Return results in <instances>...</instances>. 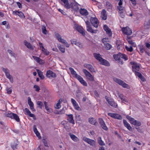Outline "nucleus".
I'll return each instance as SVG.
<instances>
[{
	"instance_id": "5",
	"label": "nucleus",
	"mask_w": 150,
	"mask_h": 150,
	"mask_svg": "<svg viewBox=\"0 0 150 150\" xmlns=\"http://www.w3.org/2000/svg\"><path fill=\"white\" fill-rule=\"evenodd\" d=\"M127 118L130 121V123L137 126H140L141 125V123L139 121L135 120L134 118L131 117L129 116H127Z\"/></svg>"
},
{
	"instance_id": "48",
	"label": "nucleus",
	"mask_w": 150,
	"mask_h": 150,
	"mask_svg": "<svg viewBox=\"0 0 150 150\" xmlns=\"http://www.w3.org/2000/svg\"><path fill=\"white\" fill-rule=\"evenodd\" d=\"M104 45H105V48L106 49L108 50H110L112 47L111 45L109 43H106L104 44Z\"/></svg>"
},
{
	"instance_id": "44",
	"label": "nucleus",
	"mask_w": 150,
	"mask_h": 150,
	"mask_svg": "<svg viewBox=\"0 0 150 150\" xmlns=\"http://www.w3.org/2000/svg\"><path fill=\"white\" fill-rule=\"evenodd\" d=\"M36 104L41 109L43 106V103L42 102L39 101H36Z\"/></svg>"
},
{
	"instance_id": "24",
	"label": "nucleus",
	"mask_w": 150,
	"mask_h": 150,
	"mask_svg": "<svg viewBox=\"0 0 150 150\" xmlns=\"http://www.w3.org/2000/svg\"><path fill=\"white\" fill-rule=\"evenodd\" d=\"M71 102L72 103L73 106L75 109L77 110H79L80 109V107L79 106L78 103L74 99L72 98L71 99Z\"/></svg>"
},
{
	"instance_id": "54",
	"label": "nucleus",
	"mask_w": 150,
	"mask_h": 150,
	"mask_svg": "<svg viewBox=\"0 0 150 150\" xmlns=\"http://www.w3.org/2000/svg\"><path fill=\"white\" fill-rule=\"evenodd\" d=\"M76 46H78L80 49L83 48V46L82 44L79 41L77 43V44Z\"/></svg>"
},
{
	"instance_id": "7",
	"label": "nucleus",
	"mask_w": 150,
	"mask_h": 150,
	"mask_svg": "<svg viewBox=\"0 0 150 150\" xmlns=\"http://www.w3.org/2000/svg\"><path fill=\"white\" fill-rule=\"evenodd\" d=\"M85 22L86 24V30L87 31L92 33H97V30H94L92 29L89 21H85Z\"/></svg>"
},
{
	"instance_id": "57",
	"label": "nucleus",
	"mask_w": 150,
	"mask_h": 150,
	"mask_svg": "<svg viewBox=\"0 0 150 150\" xmlns=\"http://www.w3.org/2000/svg\"><path fill=\"white\" fill-rule=\"evenodd\" d=\"M116 114L115 113H108V115L110 116L111 117L115 118V117Z\"/></svg>"
},
{
	"instance_id": "9",
	"label": "nucleus",
	"mask_w": 150,
	"mask_h": 150,
	"mask_svg": "<svg viewBox=\"0 0 150 150\" xmlns=\"http://www.w3.org/2000/svg\"><path fill=\"white\" fill-rule=\"evenodd\" d=\"M39 44L40 49L41 50L42 53L46 55H48L49 54L50 52L46 49L44 48L43 44L41 42H39Z\"/></svg>"
},
{
	"instance_id": "42",
	"label": "nucleus",
	"mask_w": 150,
	"mask_h": 150,
	"mask_svg": "<svg viewBox=\"0 0 150 150\" xmlns=\"http://www.w3.org/2000/svg\"><path fill=\"white\" fill-rule=\"evenodd\" d=\"M110 105L116 108L117 106V104L115 103L114 101L111 100L110 102L108 103Z\"/></svg>"
},
{
	"instance_id": "23",
	"label": "nucleus",
	"mask_w": 150,
	"mask_h": 150,
	"mask_svg": "<svg viewBox=\"0 0 150 150\" xmlns=\"http://www.w3.org/2000/svg\"><path fill=\"white\" fill-rule=\"evenodd\" d=\"M69 69L72 75L74 77H75L76 79H77L79 77V76H80L77 74L76 71L74 70V69L73 68L70 67L69 68Z\"/></svg>"
},
{
	"instance_id": "14",
	"label": "nucleus",
	"mask_w": 150,
	"mask_h": 150,
	"mask_svg": "<svg viewBox=\"0 0 150 150\" xmlns=\"http://www.w3.org/2000/svg\"><path fill=\"white\" fill-rule=\"evenodd\" d=\"M123 33L127 35H130L132 33V31L128 27L123 28L122 29Z\"/></svg>"
},
{
	"instance_id": "18",
	"label": "nucleus",
	"mask_w": 150,
	"mask_h": 150,
	"mask_svg": "<svg viewBox=\"0 0 150 150\" xmlns=\"http://www.w3.org/2000/svg\"><path fill=\"white\" fill-rule=\"evenodd\" d=\"M122 1H120L118 3L119 6H117V9L119 10V13H123L124 11V9L122 5Z\"/></svg>"
},
{
	"instance_id": "12",
	"label": "nucleus",
	"mask_w": 150,
	"mask_h": 150,
	"mask_svg": "<svg viewBox=\"0 0 150 150\" xmlns=\"http://www.w3.org/2000/svg\"><path fill=\"white\" fill-rule=\"evenodd\" d=\"M74 27L80 33L82 34L83 35H85V33L83 31V29L82 27L77 24H75Z\"/></svg>"
},
{
	"instance_id": "55",
	"label": "nucleus",
	"mask_w": 150,
	"mask_h": 150,
	"mask_svg": "<svg viewBox=\"0 0 150 150\" xmlns=\"http://www.w3.org/2000/svg\"><path fill=\"white\" fill-rule=\"evenodd\" d=\"M19 17L21 18H24L25 16L23 13L21 11H19L17 14Z\"/></svg>"
},
{
	"instance_id": "32",
	"label": "nucleus",
	"mask_w": 150,
	"mask_h": 150,
	"mask_svg": "<svg viewBox=\"0 0 150 150\" xmlns=\"http://www.w3.org/2000/svg\"><path fill=\"white\" fill-rule=\"evenodd\" d=\"M69 135L71 139L75 142H77L79 141V138L75 135L70 133Z\"/></svg>"
},
{
	"instance_id": "26",
	"label": "nucleus",
	"mask_w": 150,
	"mask_h": 150,
	"mask_svg": "<svg viewBox=\"0 0 150 150\" xmlns=\"http://www.w3.org/2000/svg\"><path fill=\"white\" fill-rule=\"evenodd\" d=\"M24 44L29 49L31 50H33L34 48L32 45L30 43L27 42L26 40L24 41Z\"/></svg>"
},
{
	"instance_id": "36",
	"label": "nucleus",
	"mask_w": 150,
	"mask_h": 150,
	"mask_svg": "<svg viewBox=\"0 0 150 150\" xmlns=\"http://www.w3.org/2000/svg\"><path fill=\"white\" fill-rule=\"evenodd\" d=\"M36 71L37 72L38 74L39 77L41 79H43L45 78V76L43 75V72L41 71L40 70H39L38 69H36Z\"/></svg>"
},
{
	"instance_id": "30",
	"label": "nucleus",
	"mask_w": 150,
	"mask_h": 150,
	"mask_svg": "<svg viewBox=\"0 0 150 150\" xmlns=\"http://www.w3.org/2000/svg\"><path fill=\"white\" fill-rule=\"evenodd\" d=\"M80 83L82 84L83 86H87V84L86 82L83 80V78L81 76L77 79Z\"/></svg>"
},
{
	"instance_id": "41",
	"label": "nucleus",
	"mask_w": 150,
	"mask_h": 150,
	"mask_svg": "<svg viewBox=\"0 0 150 150\" xmlns=\"http://www.w3.org/2000/svg\"><path fill=\"white\" fill-rule=\"evenodd\" d=\"M98 144L101 146H104L105 145V143L102 140L101 138L100 137H99L98 138Z\"/></svg>"
},
{
	"instance_id": "46",
	"label": "nucleus",
	"mask_w": 150,
	"mask_h": 150,
	"mask_svg": "<svg viewBox=\"0 0 150 150\" xmlns=\"http://www.w3.org/2000/svg\"><path fill=\"white\" fill-rule=\"evenodd\" d=\"M70 42H71V43L72 45H73L74 44L76 46L77 44L79 42L77 40L73 39L71 40Z\"/></svg>"
},
{
	"instance_id": "11",
	"label": "nucleus",
	"mask_w": 150,
	"mask_h": 150,
	"mask_svg": "<svg viewBox=\"0 0 150 150\" xmlns=\"http://www.w3.org/2000/svg\"><path fill=\"white\" fill-rule=\"evenodd\" d=\"M46 76L50 79H51L56 77L57 75L56 74L52 71L50 70H49L47 71L46 74Z\"/></svg>"
},
{
	"instance_id": "33",
	"label": "nucleus",
	"mask_w": 150,
	"mask_h": 150,
	"mask_svg": "<svg viewBox=\"0 0 150 150\" xmlns=\"http://www.w3.org/2000/svg\"><path fill=\"white\" fill-rule=\"evenodd\" d=\"M45 108L47 111L49 112H52L53 111L52 110L48 105L46 101L44 102Z\"/></svg>"
},
{
	"instance_id": "52",
	"label": "nucleus",
	"mask_w": 150,
	"mask_h": 150,
	"mask_svg": "<svg viewBox=\"0 0 150 150\" xmlns=\"http://www.w3.org/2000/svg\"><path fill=\"white\" fill-rule=\"evenodd\" d=\"M115 119H116L118 120H121L122 119V117L120 115L116 114Z\"/></svg>"
},
{
	"instance_id": "59",
	"label": "nucleus",
	"mask_w": 150,
	"mask_h": 150,
	"mask_svg": "<svg viewBox=\"0 0 150 150\" xmlns=\"http://www.w3.org/2000/svg\"><path fill=\"white\" fill-rule=\"evenodd\" d=\"M139 49L140 52L142 54L144 51V49L143 47L142 46H139Z\"/></svg>"
},
{
	"instance_id": "15",
	"label": "nucleus",
	"mask_w": 150,
	"mask_h": 150,
	"mask_svg": "<svg viewBox=\"0 0 150 150\" xmlns=\"http://www.w3.org/2000/svg\"><path fill=\"white\" fill-rule=\"evenodd\" d=\"M84 66L85 67L87 68L91 72L96 73V71L92 66L90 64H84Z\"/></svg>"
},
{
	"instance_id": "17",
	"label": "nucleus",
	"mask_w": 150,
	"mask_h": 150,
	"mask_svg": "<svg viewBox=\"0 0 150 150\" xmlns=\"http://www.w3.org/2000/svg\"><path fill=\"white\" fill-rule=\"evenodd\" d=\"M70 8L76 10L78 8V4L75 1H71V2H70Z\"/></svg>"
},
{
	"instance_id": "39",
	"label": "nucleus",
	"mask_w": 150,
	"mask_h": 150,
	"mask_svg": "<svg viewBox=\"0 0 150 150\" xmlns=\"http://www.w3.org/2000/svg\"><path fill=\"white\" fill-rule=\"evenodd\" d=\"M60 51L63 53H64L65 52V48L63 46L60 45H59L57 46Z\"/></svg>"
},
{
	"instance_id": "20",
	"label": "nucleus",
	"mask_w": 150,
	"mask_h": 150,
	"mask_svg": "<svg viewBox=\"0 0 150 150\" xmlns=\"http://www.w3.org/2000/svg\"><path fill=\"white\" fill-rule=\"evenodd\" d=\"M33 59L38 63L40 64H42L44 63V61L40 59L39 57H37L35 56H33L32 57Z\"/></svg>"
},
{
	"instance_id": "28",
	"label": "nucleus",
	"mask_w": 150,
	"mask_h": 150,
	"mask_svg": "<svg viewBox=\"0 0 150 150\" xmlns=\"http://www.w3.org/2000/svg\"><path fill=\"white\" fill-rule=\"evenodd\" d=\"M123 124L124 126L126 127L128 130L131 131H132V128L131 127L130 124L125 120H123Z\"/></svg>"
},
{
	"instance_id": "8",
	"label": "nucleus",
	"mask_w": 150,
	"mask_h": 150,
	"mask_svg": "<svg viewBox=\"0 0 150 150\" xmlns=\"http://www.w3.org/2000/svg\"><path fill=\"white\" fill-rule=\"evenodd\" d=\"M130 63L132 65V70L133 72L138 71L139 69L140 64L134 62H131Z\"/></svg>"
},
{
	"instance_id": "19",
	"label": "nucleus",
	"mask_w": 150,
	"mask_h": 150,
	"mask_svg": "<svg viewBox=\"0 0 150 150\" xmlns=\"http://www.w3.org/2000/svg\"><path fill=\"white\" fill-rule=\"evenodd\" d=\"M66 115L67 116V120L69 122L73 124H74L75 122L74 120L73 115L72 114H66Z\"/></svg>"
},
{
	"instance_id": "21",
	"label": "nucleus",
	"mask_w": 150,
	"mask_h": 150,
	"mask_svg": "<svg viewBox=\"0 0 150 150\" xmlns=\"http://www.w3.org/2000/svg\"><path fill=\"white\" fill-rule=\"evenodd\" d=\"M28 104L30 106V109L33 111H35V110L34 108V104L31 101V98L30 97L28 98Z\"/></svg>"
},
{
	"instance_id": "35",
	"label": "nucleus",
	"mask_w": 150,
	"mask_h": 150,
	"mask_svg": "<svg viewBox=\"0 0 150 150\" xmlns=\"http://www.w3.org/2000/svg\"><path fill=\"white\" fill-rule=\"evenodd\" d=\"M3 71L5 73L6 76L8 79L12 76L10 75L9 70L7 69L3 68Z\"/></svg>"
},
{
	"instance_id": "4",
	"label": "nucleus",
	"mask_w": 150,
	"mask_h": 150,
	"mask_svg": "<svg viewBox=\"0 0 150 150\" xmlns=\"http://www.w3.org/2000/svg\"><path fill=\"white\" fill-rule=\"evenodd\" d=\"M83 71L84 73L87 78L89 81H94V78L93 76L86 69H83Z\"/></svg>"
},
{
	"instance_id": "43",
	"label": "nucleus",
	"mask_w": 150,
	"mask_h": 150,
	"mask_svg": "<svg viewBox=\"0 0 150 150\" xmlns=\"http://www.w3.org/2000/svg\"><path fill=\"white\" fill-rule=\"evenodd\" d=\"M113 57L116 60H119L121 58L120 53L119 54L114 55Z\"/></svg>"
},
{
	"instance_id": "16",
	"label": "nucleus",
	"mask_w": 150,
	"mask_h": 150,
	"mask_svg": "<svg viewBox=\"0 0 150 150\" xmlns=\"http://www.w3.org/2000/svg\"><path fill=\"white\" fill-rule=\"evenodd\" d=\"M103 29L106 32L107 34L109 37H111L112 35V33L111 29L106 25H104L103 26Z\"/></svg>"
},
{
	"instance_id": "47",
	"label": "nucleus",
	"mask_w": 150,
	"mask_h": 150,
	"mask_svg": "<svg viewBox=\"0 0 150 150\" xmlns=\"http://www.w3.org/2000/svg\"><path fill=\"white\" fill-rule=\"evenodd\" d=\"M110 39L108 38H103L102 40V41L104 44H106L107 42H109Z\"/></svg>"
},
{
	"instance_id": "22",
	"label": "nucleus",
	"mask_w": 150,
	"mask_h": 150,
	"mask_svg": "<svg viewBox=\"0 0 150 150\" xmlns=\"http://www.w3.org/2000/svg\"><path fill=\"white\" fill-rule=\"evenodd\" d=\"M99 120L100 124L102 128L105 130H108V128L106 125L103 120L102 119H100Z\"/></svg>"
},
{
	"instance_id": "50",
	"label": "nucleus",
	"mask_w": 150,
	"mask_h": 150,
	"mask_svg": "<svg viewBox=\"0 0 150 150\" xmlns=\"http://www.w3.org/2000/svg\"><path fill=\"white\" fill-rule=\"evenodd\" d=\"M121 58H123L125 59V60H126L128 59L127 56L125 54H122L120 53Z\"/></svg>"
},
{
	"instance_id": "64",
	"label": "nucleus",
	"mask_w": 150,
	"mask_h": 150,
	"mask_svg": "<svg viewBox=\"0 0 150 150\" xmlns=\"http://www.w3.org/2000/svg\"><path fill=\"white\" fill-rule=\"evenodd\" d=\"M139 78L143 81H145V79L144 77L142 75Z\"/></svg>"
},
{
	"instance_id": "58",
	"label": "nucleus",
	"mask_w": 150,
	"mask_h": 150,
	"mask_svg": "<svg viewBox=\"0 0 150 150\" xmlns=\"http://www.w3.org/2000/svg\"><path fill=\"white\" fill-rule=\"evenodd\" d=\"M106 6L107 7H108V8H111L112 6L111 4L108 1H107L106 2Z\"/></svg>"
},
{
	"instance_id": "53",
	"label": "nucleus",
	"mask_w": 150,
	"mask_h": 150,
	"mask_svg": "<svg viewBox=\"0 0 150 150\" xmlns=\"http://www.w3.org/2000/svg\"><path fill=\"white\" fill-rule=\"evenodd\" d=\"M33 88L35 89L36 91L39 92L40 90V87L38 85H34Z\"/></svg>"
},
{
	"instance_id": "51",
	"label": "nucleus",
	"mask_w": 150,
	"mask_h": 150,
	"mask_svg": "<svg viewBox=\"0 0 150 150\" xmlns=\"http://www.w3.org/2000/svg\"><path fill=\"white\" fill-rule=\"evenodd\" d=\"M128 42L129 44L131 45L132 46L134 47H135L136 46V44L132 40H128Z\"/></svg>"
},
{
	"instance_id": "25",
	"label": "nucleus",
	"mask_w": 150,
	"mask_h": 150,
	"mask_svg": "<svg viewBox=\"0 0 150 150\" xmlns=\"http://www.w3.org/2000/svg\"><path fill=\"white\" fill-rule=\"evenodd\" d=\"M101 17L103 20H106L107 19V16L106 11L104 9L102 10L101 13Z\"/></svg>"
},
{
	"instance_id": "61",
	"label": "nucleus",
	"mask_w": 150,
	"mask_h": 150,
	"mask_svg": "<svg viewBox=\"0 0 150 150\" xmlns=\"http://www.w3.org/2000/svg\"><path fill=\"white\" fill-rule=\"evenodd\" d=\"M65 112V110L64 109V108H63L62 110H61L59 112H58V114H62L64 113Z\"/></svg>"
},
{
	"instance_id": "31",
	"label": "nucleus",
	"mask_w": 150,
	"mask_h": 150,
	"mask_svg": "<svg viewBox=\"0 0 150 150\" xmlns=\"http://www.w3.org/2000/svg\"><path fill=\"white\" fill-rule=\"evenodd\" d=\"M118 96L121 99L122 101V102L124 103L125 102L127 103L128 101L127 100L126 97L124 96L123 94L120 93H118Z\"/></svg>"
},
{
	"instance_id": "60",
	"label": "nucleus",
	"mask_w": 150,
	"mask_h": 150,
	"mask_svg": "<svg viewBox=\"0 0 150 150\" xmlns=\"http://www.w3.org/2000/svg\"><path fill=\"white\" fill-rule=\"evenodd\" d=\"M134 72H135V75L138 76L139 77L142 75L140 73L138 72L137 71H136Z\"/></svg>"
},
{
	"instance_id": "3",
	"label": "nucleus",
	"mask_w": 150,
	"mask_h": 150,
	"mask_svg": "<svg viewBox=\"0 0 150 150\" xmlns=\"http://www.w3.org/2000/svg\"><path fill=\"white\" fill-rule=\"evenodd\" d=\"M55 36L59 42L62 43L66 47H69L70 45L65 40L62 38L61 36L59 33H56L55 34Z\"/></svg>"
},
{
	"instance_id": "37",
	"label": "nucleus",
	"mask_w": 150,
	"mask_h": 150,
	"mask_svg": "<svg viewBox=\"0 0 150 150\" xmlns=\"http://www.w3.org/2000/svg\"><path fill=\"white\" fill-rule=\"evenodd\" d=\"M94 57L97 60H98L99 62L102 59V58L101 57V55L99 54L96 53H94L93 54Z\"/></svg>"
},
{
	"instance_id": "27",
	"label": "nucleus",
	"mask_w": 150,
	"mask_h": 150,
	"mask_svg": "<svg viewBox=\"0 0 150 150\" xmlns=\"http://www.w3.org/2000/svg\"><path fill=\"white\" fill-rule=\"evenodd\" d=\"M79 12L83 16H86L88 14V13L87 10L83 8H81Z\"/></svg>"
},
{
	"instance_id": "29",
	"label": "nucleus",
	"mask_w": 150,
	"mask_h": 150,
	"mask_svg": "<svg viewBox=\"0 0 150 150\" xmlns=\"http://www.w3.org/2000/svg\"><path fill=\"white\" fill-rule=\"evenodd\" d=\"M24 111L25 114L28 115L29 117H35L34 114H32L30 111L27 108H25L24 110Z\"/></svg>"
},
{
	"instance_id": "1",
	"label": "nucleus",
	"mask_w": 150,
	"mask_h": 150,
	"mask_svg": "<svg viewBox=\"0 0 150 150\" xmlns=\"http://www.w3.org/2000/svg\"><path fill=\"white\" fill-rule=\"evenodd\" d=\"M113 80L115 81L124 88H127L128 89L130 88V87L128 84H126L120 79L117 78H113Z\"/></svg>"
},
{
	"instance_id": "34",
	"label": "nucleus",
	"mask_w": 150,
	"mask_h": 150,
	"mask_svg": "<svg viewBox=\"0 0 150 150\" xmlns=\"http://www.w3.org/2000/svg\"><path fill=\"white\" fill-rule=\"evenodd\" d=\"M100 64L107 66H109L110 64L109 62L105 59H103V58L102 59L99 61Z\"/></svg>"
},
{
	"instance_id": "10",
	"label": "nucleus",
	"mask_w": 150,
	"mask_h": 150,
	"mask_svg": "<svg viewBox=\"0 0 150 150\" xmlns=\"http://www.w3.org/2000/svg\"><path fill=\"white\" fill-rule=\"evenodd\" d=\"M90 21L92 25L96 28L98 27L99 24L98 21L96 17H91Z\"/></svg>"
},
{
	"instance_id": "40",
	"label": "nucleus",
	"mask_w": 150,
	"mask_h": 150,
	"mask_svg": "<svg viewBox=\"0 0 150 150\" xmlns=\"http://www.w3.org/2000/svg\"><path fill=\"white\" fill-rule=\"evenodd\" d=\"M88 121L91 124L93 125H95L96 122V120L93 117L89 118Z\"/></svg>"
},
{
	"instance_id": "2",
	"label": "nucleus",
	"mask_w": 150,
	"mask_h": 150,
	"mask_svg": "<svg viewBox=\"0 0 150 150\" xmlns=\"http://www.w3.org/2000/svg\"><path fill=\"white\" fill-rule=\"evenodd\" d=\"M5 115V116L7 117H10L12 119H15L17 122H19L20 121V119L19 117L16 114L10 112L6 113Z\"/></svg>"
},
{
	"instance_id": "62",
	"label": "nucleus",
	"mask_w": 150,
	"mask_h": 150,
	"mask_svg": "<svg viewBox=\"0 0 150 150\" xmlns=\"http://www.w3.org/2000/svg\"><path fill=\"white\" fill-rule=\"evenodd\" d=\"M33 131L35 134L38 132L36 127V126L35 125H34L33 126Z\"/></svg>"
},
{
	"instance_id": "38",
	"label": "nucleus",
	"mask_w": 150,
	"mask_h": 150,
	"mask_svg": "<svg viewBox=\"0 0 150 150\" xmlns=\"http://www.w3.org/2000/svg\"><path fill=\"white\" fill-rule=\"evenodd\" d=\"M62 99H60L58 103L55 105V108L56 109H59L61 107V105L60 104L62 102Z\"/></svg>"
},
{
	"instance_id": "63",
	"label": "nucleus",
	"mask_w": 150,
	"mask_h": 150,
	"mask_svg": "<svg viewBox=\"0 0 150 150\" xmlns=\"http://www.w3.org/2000/svg\"><path fill=\"white\" fill-rule=\"evenodd\" d=\"M144 26L150 25V20L147 22H146L144 24Z\"/></svg>"
},
{
	"instance_id": "13",
	"label": "nucleus",
	"mask_w": 150,
	"mask_h": 150,
	"mask_svg": "<svg viewBox=\"0 0 150 150\" xmlns=\"http://www.w3.org/2000/svg\"><path fill=\"white\" fill-rule=\"evenodd\" d=\"M71 1H60V3L64 7L67 9L70 8V2Z\"/></svg>"
},
{
	"instance_id": "49",
	"label": "nucleus",
	"mask_w": 150,
	"mask_h": 150,
	"mask_svg": "<svg viewBox=\"0 0 150 150\" xmlns=\"http://www.w3.org/2000/svg\"><path fill=\"white\" fill-rule=\"evenodd\" d=\"M125 48L126 50L130 52H132L133 50V49L132 46H129V47H128L127 46L125 47Z\"/></svg>"
},
{
	"instance_id": "56",
	"label": "nucleus",
	"mask_w": 150,
	"mask_h": 150,
	"mask_svg": "<svg viewBox=\"0 0 150 150\" xmlns=\"http://www.w3.org/2000/svg\"><path fill=\"white\" fill-rule=\"evenodd\" d=\"M8 52L9 54L11 55L12 56L15 57V54L11 50H8Z\"/></svg>"
},
{
	"instance_id": "6",
	"label": "nucleus",
	"mask_w": 150,
	"mask_h": 150,
	"mask_svg": "<svg viewBox=\"0 0 150 150\" xmlns=\"http://www.w3.org/2000/svg\"><path fill=\"white\" fill-rule=\"evenodd\" d=\"M83 139L91 146H96V142L95 140L87 138L86 137H83Z\"/></svg>"
},
{
	"instance_id": "45",
	"label": "nucleus",
	"mask_w": 150,
	"mask_h": 150,
	"mask_svg": "<svg viewBox=\"0 0 150 150\" xmlns=\"http://www.w3.org/2000/svg\"><path fill=\"white\" fill-rule=\"evenodd\" d=\"M42 30L43 34L46 35L47 34V31L46 29V27L44 26H42Z\"/></svg>"
}]
</instances>
